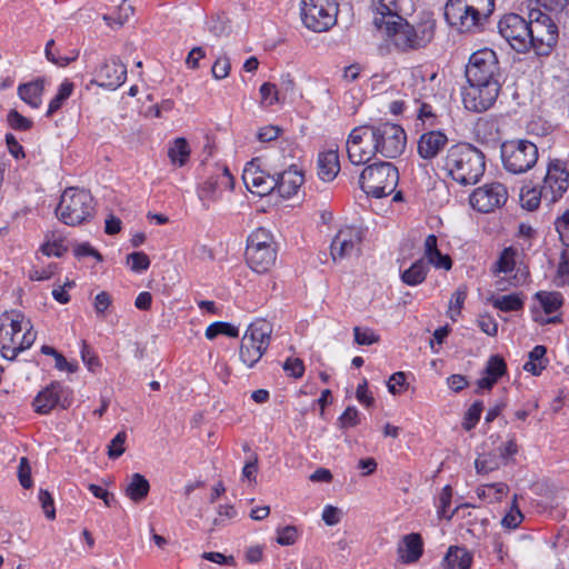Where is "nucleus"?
Masks as SVG:
<instances>
[{"instance_id": "10", "label": "nucleus", "mask_w": 569, "mask_h": 569, "mask_svg": "<svg viewBox=\"0 0 569 569\" xmlns=\"http://www.w3.org/2000/svg\"><path fill=\"white\" fill-rule=\"evenodd\" d=\"M338 4L333 0H301L303 24L315 31L329 30L337 22Z\"/></svg>"}, {"instance_id": "21", "label": "nucleus", "mask_w": 569, "mask_h": 569, "mask_svg": "<svg viewBox=\"0 0 569 569\" xmlns=\"http://www.w3.org/2000/svg\"><path fill=\"white\" fill-rule=\"evenodd\" d=\"M248 190L258 196H266L277 187L276 177L259 169L253 162L248 163L242 173Z\"/></svg>"}, {"instance_id": "63", "label": "nucleus", "mask_w": 569, "mask_h": 569, "mask_svg": "<svg viewBox=\"0 0 569 569\" xmlns=\"http://www.w3.org/2000/svg\"><path fill=\"white\" fill-rule=\"evenodd\" d=\"M479 328L488 336H495L498 332V323L489 315L479 316L478 320Z\"/></svg>"}, {"instance_id": "11", "label": "nucleus", "mask_w": 569, "mask_h": 569, "mask_svg": "<svg viewBox=\"0 0 569 569\" xmlns=\"http://www.w3.org/2000/svg\"><path fill=\"white\" fill-rule=\"evenodd\" d=\"M530 17V49L539 56H548L558 42V27L548 14L540 11L531 12Z\"/></svg>"}, {"instance_id": "5", "label": "nucleus", "mask_w": 569, "mask_h": 569, "mask_svg": "<svg viewBox=\"0 0 569 569\" xmlns=\"http://www.w3.org/2000/svg\"><path fill=\"white\" fill-rule=\"evenodd\" d=\"M398 181V169L391 162L370 164L362 170L359 177L362 191L373 198H383L391 194L397 188Z\"/></svg>"}, {"instance_id": "61", "label": "nucleus", "mask_w": 569, "mask_h": 569, "mask_svg": "<svg viewBox=\"0 0 569 569\" xmlns=\"http://www.w3.org/2000/svg\"><path fill=\"white\" fill-rule=\"evenodd\" d=\"M39 500L41 502V507L46 513V517L48 519H54L56 518V509L53 505V499L51 495L47 491L41 489L39 492Z\"/></svg>"}, {"instance_id": "57", "label": "nucleus", "mask_w": 569, "mask_h": 569, "mask_svg": "<svg viewBox=\"0 0 569 569\" xmlns=\"http://www.w3.org/2000/svg\"><path fill=\"white\" fill-rule=\"evenodd\" d=\"M355 341L358 345H365L369 346L379 340V337L376 335V332L372 329L369 328H355Z\"/></svg>"}, {"instance_id": "39", "label": "nucleus", "mask_w": 569, "mask_h": 569, "mask_svg": "<svg viewBox=\"0 0 569 569\" xmlns=\"http://www.w3.org/2000/svg\"><path fill=\"white\" fill-rule=\"evenodd\" d=\"M541 200L545 201V196L542 194L541 188L538 189L536 187H532V188H527V189L521 190L520 201H521L522 208H525L529 211H533V210L538 209Z\"/></svg>"}, {"instance_id": "64", "label": "nucleus", "mask_w": 569, "mask_h": 569, "mask_svg": "<svg viewBox=\"0 0 569 569\" xmlns=\"http://www.w3.org/2000/svg\"><path fill=\"white\" fill-rule=\"evenodd\" d=\"M281 129L277 126H266L258 130L257 139L260 142H270L280 136Z\"/></svg>"}, {"instance_id": "33", "label": "nucleus", "mask_w": 569, "mask_h": 569, "mask_svg": "<svg viewBox=\"0 0 569 569\" xmlns=\"http://www.w3.org/2000/svg\"><path fill=\"white\" fill-rule=\"evenodd\" d=\"M428 270V263L418 259L401 273V280L408 286H418L426 280Z\"/></svg>"}, {"instance_id": "19", "label": "nucleus", "mask_w": 569, "mask_h": 569, "mask_svg": "<svg viewBox=\"0 0 569 569\" xmlns=\"http://www.w3.org/2000/svg\"><path fill=\"white\" fill-rule=\"evenodd\" d=\"M362 230L357 227H345L331 241L330 251L335 261L352 257L360 251Z\"/></svg>"}, {"instance_id": "37", "label": "nucleus", "mask_w": 569, "mask_h": 569, "mask_svg": "<svg viewBox=\"0 0 569 569\" xmlns=\"http://www.w3.org/2000/svg\"><path fill=\"white\" fill-rule=\"evenodd\" d=\"M472 9V13L478 18L480 27L485 24L489 16L493 12L495 0H465Z\"/></svg>"}, {"instance_id": "2", "label": "nucleus", "mask_w": 569, "mask_h": 569, "mask_svg": "<svg viewBox=\"0 0 569 569\" xmlns=\"http://www.w3.org/2000/svg\"><path fill=\"white\" fill-rule=\"evenodd\" d=\"M442 169L459 184H475L485 172V154L470 143L453 144L442 159Z\"/></svg>"}, {"instance_id": "40", "label": "nucleus", "mask_w": 569, "mask_h": 569, "mask_svg": "<svg viewBox=\"0 0 569 569\" xmlns=\"http://www.w3.org/2000/svg\"><path fill=\"white\" fill-rule=\"evenodd\" d=\"M132 14L133 7L131 4L126 3V0H122V2L118 7L116 16L103 14L102 19L110 27H122Z\"/></svg>"}, {"instance_id": "13", "label": "nucleus", "mask_w": 569, "mask_h": 569, "mask_svg": "<svg viewBox=\"0 0 569 569\" xmlns=\"http://www.w3.org/2000/svg\"><path fill=\"white\" fill-rule=\"evenodd\" d=\"M499 33L506 39L510 47L520 53L530 49V21L527 22L517 13H509L502 17L498 23Z\"/></svg>"}, {"instance_id": "60", "label": "nucleus", "mask_w": 569, "mask_h": 569, "mask_svg": "<svg viewBox=\"0 0 569 569\" xmlns=\"http://www.w3.org/2000/svg\"><path fill=\"white\" fill-rule=\"evenodd\" d=\"M6 143L9 153L17 160L23 159L26 157L23 147L17 140V138L12 133L6 134Z\"/></svg>"}, {"instance_id": "25", "label": "nucleus", "mask_w": 569, "mask_h": 569, "mask_svg": "<svg viewBox=\"0 0 569 569\" xmlns=\"http://www.w3.org/2000/svg\"><path fill=\"white\" fill-rule=\"evenodd\" d=\"M507 371L503 358H489L482 370V376L477 380L476 393L490 390Z\"/></svg>"}, {"instance_id": "38", "label": "nucleus", "mask_w": 569, "mask_h": 569, "mask_svg": "<svg viewBox=\"0 0 569 569\" xmlns=\"http://www.w3.org/2000/svg\"><path fill=\"white\" fill-rule=\"evenodd\" d=\"M72 91L73 83L69 80H64L60 84L57 94L51 99L47 116L51 117L56 111H58L62 107L63 102L71 96Z\"/></svg>"}, {"instance_id": "7", "label": "nucleus", "mask_w": 569, "mask_h": 569, "mask_svg": "<svg viewBox=\"0 0 569 569\" xmlns=\"http://www.w3.org/2000/svg\"><path fill=\"white\" fill-rule=\"evenodd\" d=\"M501 159L507 171L520 174L531 169L538 160V148L528 140L506 141L501 146Z\"/></svg>"}, {"instance_id": "50", "label": "nucleus", "mask_w": 569, "mask_h": 569, "mask_svg": "<svg viewBox=\"0 0 569 569\" xmlns=\"http://www.w3.org/2000/svg\"><path fill=\"white\" fill-rule=\"evenodd\" d=\"M359 411L353 406L347 407L343 413L338 418V426L341 429L356 427L357 425H359Z\"/></svg>"}, {"instance_id": "58", "label": "nucleus", "mask_w": 569, "mask_h": 569, "mask_svg": "<svg viewBox=\"0 0 569 569\" xmlns=\"http://www.w3.org/2000/svg\"><path fill=\"white\" fill-rule=\"evenodd\" d=\"M18 478H19L20 485L23 488H26V489L31 488V486H32L31 468H30L29 461L26 457H22L20 459L19 469H18Z\"/></svg>"}, {"instance_id": "53", "label": "nucleus", "mask_w": 569, "mask_h": 569, "mask_svg": "<svg viewBox=\"0 0 569 569\" xmlns=\"http://www.w3.org/2000/svg\"><path fill=\"white\" fill-rule=\"evenodd\" d=\"M237 516V511L233 508V506L227 505V506H220L218 510V517H216L212 521V528L210 531H212L216 527H223L227 525V520H231Z\"/></svg>"}, {"instance_id": "16", "label": "nucleus", "mask_w": 569, "mask_h": 569, "mask_svg": "<svg viewBox=\"0 0 569 569\" xmlns=\"http://www.w3.org/2000/svg\"><path fill=\"white\" fill-rule=\"evenodd\" d=\"M508 192L500 182L487 183L473 190L470 194V204L479 212H491L506 203Z\"/></svg>"}, {"instance_id": "44", "label": "nucleus", "mask_w": 569, "mask_h": 569, "mask_svg": "<svg viewBox=\"0 0 569 569\" xmlns=\"http://www.w3.org/2000/svg\"><path fill=\"white\" fill-rule=\"evenodd\" d=\"M260 103L264 107H270L280 101L279 90L274 83L264 82L259 89Z\"/></svg>"}, {"instance_id": "35", "label": "nucleus", "mask_w": 569, "mask_h": 569, "mask_svg": "<svg viewBox=\"0 0 569 569\" xmlns=\"http://www.w3.org/2000/svg\"><path fill=\"white\" fill-rule=\"evenodd\" d=\"M490 300L496 309L503 312L521 310L525 305V299L521 293H510L492 297Z\"/></svg>"}, {"instance_id": "30", "label": "nucleus", "mask_w": 569, "mask_h": 569, "mask_svg": "<svg viewBox=\"0 0 569 569\" xmlns=\"http://www.w3.org/2000/svg\"><path fill=\"white\" fill-rule=\"evenodd\" d=\"M150 491L148 479L141 473H133L124 486V495L134 503L143 501Z\"/></svg>"}, {"instance_id": "6", "label": "nucleus", "mask_w": 569, "mask_h": 569, "mask_svg": "<svg viewBox=\"0 0 569 569\" xmlns=\"http://www.w3.org/2000/svg\"><path fill=\"white\" fill-rule=\"evenodd\" d=\"M277 249L273 237L266 228H257L247 239L246 260L257 273L268 272L276 263Z\"/></svg>"}, {"instance_id": "54", "label": "nucleus", "mask_w": 569, "mask_h": 569, "mask_svg": "<svg viewBox=\"0 0 569 569\" xmlns=\"http://www.w3.org/2000/svg\"><path fill=\"white\" fill-rule=\"evenodd\" d=\"M282 369L293 378H301L305 373V366L300 358H287L282 363Z\"/></svg>"}, {"instance_id": "62", "label": "nucleus", "mask_w": 569, "mask_h": 569, "mask_svg": "<svg viewBox=\"0 0 569 569\" xmlns=\"http://www.w3.org/2000/svg\"><path fill=\"white\" fill-rule=\"evenodd\" d=\"M521 511L515 507L501 520V525L508 529H516L522 521Z\"/></svg>"}, {"instance_id": "34", "label": "nucleus", "mask_w": 569, "mask_h": 569, "mask_svg": "<svg viewBox=\"0 0 569 569\" xmlns=\"http://www.w3.org/2000/svg\"><path fill=\"white\" fill-rule=\"evenodd\" d=\"M190 152L188 141L184 138H177L168 149V157L172 164L182 167L188 162Z\"/></svg>"}, {"instance_id": "52", "label": "nucleus", "mask_w": 569, "mask_h": 569, "mask_svg": "<svg viewBox=\"0 0 569 569\" xmlns=\"http://www.w3.org/2000/svg\"><path fill=\"white\" fill-rule=\"evenodd\" d=\"M298 529L295 526H286L277 530V542L281 546H291L297 541Z\"/></svg>"}, {"instance_id": "20", "label": "nucleus", "mask_w": 569, "mask_h": 569, "mask_svg": "<svg viewBox=\"0 0 569 569\" xmlns=\"http://www.w3.org/2000/svg\"><path fill=\"white\" fill-rule=\"evenodd\" d=\"M69 396V389L63 388L60 382L53 381L37 395L32 406L37 413L47 415L57 406L67 408L70 405Z\"/></svg>"}, {"instance_id": "36", "label": "nucleus", "mask_w": 569, "mask_h": 569, "mask_svg": "<svg viewBox=\"0 0 569 569\" xmlns=\"http://www.w3.org/2000/svg\"><path fill=\"white\" fill-rule=\"evenodd\" d=\"M536 299L548 315L558 310L563 303L562 295L557 291H539L536 293Z\"/></svg>"}, {"instance_id": "23", "label": "nucleus", "mask_w": 569, "mask_h": 569, "mask_svg": "<svg viewBox=\"0 0 569 569\" xmlns=\"http://www.w3.org/2000/svg\"><path fill=\"white\" fill-rule=\"evenodd\" d=\"M447 136L439 130H431L420 136L418 140V154L425 160L436 158L447 146Z\"/></svg>"}, {"instance_id": "14", "label": "nucleus", "mask_w": 569, "mask_h": 569, "mask_svg": "<svg viewBox=\"0 0 569 569\" xmlns=\"http://www.w3.org/2000/svg\"><path fill=\"white\" fill-rule=\"evenodd\" d=\"M569 187V171L565 163L558 159L551 160L548 164L546 176L543 178L542 194L545 202L551 206L559 201Z\"/></svg>"}, {"instance_id": "9", "label": "nucleus", "mask_w": 569, "mask_h": 569, "mask_svg": "<svg viewBox=\"0 0 569 569\" xmlns=\"http://www.w3.org/2000/svg\"><path fill=\"white\" fill-rule=\"evenodd\" d=\"M371 139L375 141L377 153L385 158L395 159L406 149L407 134L402 127L391 122L370 126Z\"/></svg>"}, {"instance_id": "59", "label": "nucleus", "mask_w": 569, "mask_h": 569, "mask_svg": "<svg viewBox=\"0 0 569 569\" xmlns=\"http://www.w3.org/2000/svg\"><path fill=\"white\" fill-rule=\"evenodd\" d=\"M452 498V488L450 486H446L439 497V507H438V513L440 517H446L450 519L453 515H447V509L450 507Z\"/></svg>"}, {"instance_id": "43", "label": "nucleus", "mask_w": 569, "mask_h": 569, "mask_svg": "<svg viewBox=\"0 0 569 569\" xmlns=\"http://www.w3.org/2000/svg\"><path fill=\"white\" fill-rule=\"evenodd\" d=\"M553 282L557 287L569 284V250L565 249L560 253Z\"/></svg>"}, {"instance_id": "48", "label": "nucleus", "mask_w": 569, "mask_h": 569, "mask_svg": "<svg viewBox=\"0 0 569 569\" xmlns=\"http://www.w3.org/2000/svg\"><path fill=\"white\" fill-rule=\"evenodd\" d=\"M482 410H483L482 401H475L471 405V407L468 409V411L465 415V420L462 423L463 428L467 431H470L471 429H473L476 427V425L478 423V421L480 419Z\"/></svg>"}, {"instance_id": "45", "label": "nucleus", "mask_w": 569, "mask_h": 569, "mask_svg": "<svg viewBox=\"0 0 569 569\" xmlns=\"http://www.w3.org/2000/svg\"><path fill=\"white\" fill-rule=\"evenodd\" d=\"M218 190H220V187L214 177L211 176L207 181L203 182V184L199 189V198L204 203L213 202L218 199Z\"/></svg>"}, {"instance_id": "22", "label": "nucleus", "mask_w": 569, "mask_h": 569, "mask_svg": "<svg viewBox=\"0 0 569 569\" xmlns=\"http://www.w3.org/2000/svg\"><path fill=\"white\" fill-rule=\"evenodd\" d=\"M127 78V68L118 58H110L97 71V83L108 89H117Z\"/></svg>"}, {"instance_id": "29", "label": "nucleus", "mask_w": 569, "mask_h": 569, "mask_svg": "<svg viewBox=\"0 0 569 569\" xmlns=\"http://www.w3.org/2000/svg\"><path fill=\"white\" fill-rule=\"evenodd\" d=\"M425 258L427 263L432 264L437 269L450 270L452 260L448 254H442L438 249V239L435 234H429L423 243Z\"/></svg>"}, {"instance_id": "1", "label": "nucleus", "mask_w": 569, "mask_h": 569, "mask_svg": "<svg viewBox=\"0 0 569 569\" xmlns=\"http://www.w3.org/2000/svg\"><path fill=\"white\" fill-rule=\"evenodd\" d=\"M436 28L433 14L423 12L413 22L402 17L396 18L395 21L388 22V28L383 32L397 52L410 53L431 43Z\"/></svg>"}, {"instance_id": "17", "label": "nucleus", "mask_w": 569, "mask_h": 569, "mask_svg": "<svg viewBox=\"0 0 569 569\" xmlns=\"http://www.w3.org/2000/svg\"><path fill=\"white\" fill-rule=\"evenodd\" d=\"M272 333V325L264 319H257L248 327L241 341V353L256 352L263 356L267 352Z\"/></svg>"}, {"instance_id": "3", "label": "nucleus", "mask_w": 569, "mask_h": 569, "mask_svg": "<svg viewBox=\"0 0 569 569\" xmlns=\"http://www.w3.org/2000/svg\"><path fill=\"white\" fill-rule=\"evenodd\" d=\"M36 338L37 332L23 313L11 310L0 316V351L2 356L4 352L17 356L30 348Z\"/></svg>"}, {"instance_id": "26", "label": "nucleus", "mask_w": 569, "mask_h": 569, "mask_svg": "<svg viewBox=\"0 0 569 569\" xmlns=\"http://www.w3.org/2000/svg\"><path fill=\"white\" fill-rule=\"evenodd\" d=\"M276 182V189L279 194L283 198H290L295 196L303 184L305 176L302 171L298 170L295 166H291L288 170L278 174Z\"/></svg>"}, {"instance_id": "56", "label": "nucleus", "mask_w": 569, "mask_h": 569, "mask_svg": "<svg viewBox=\"0 0 569 569\" xmlns=\"http://www.w3.org/2000/svg\"><path fill=\"white\" fill-rule=\"evenodd\" d=\"M555 224L561 242L569 248V210L559 217Z\"/></svg>"}, {"instance_id": "18", "label": "nucleus", "mask_w": 569, "mask_h": 569, "mask_svg": "<svg viewBox=\"0 0 569 569\" xmlns=\"http://www.w3.org/2000/svg\"><path fill=\"white\" fill-rule=\"evenodd\" d=\"M447 22L460 32H476L481 29L478 18L465 0H448L445 7Z\"/></svg>"}, {"instance_id": "31", "label": "nucleus", "mask_w": 569, "mask_h": 569, "mask_svg": "<svg viewBox=\"0 0 569 569\" xmlns=\"http://www.w3.org/2000/svg\"><path fill=\"white\" fill-rule=\"evenodd\" d=\"M44 89V80L37 79L34 81L20 84L18 94L27 104L33 109H38L42 102V92Z\"/></svg>"}, {"instance_id": "24", "label": "nucleus", "mask_w": 569, "mask_h": 569, "mask_svg": "<svg viewBox=\"0 0 569 569\" xmlns=\"http://www.w3.org/2000/svg\"><path fill=\"white\" fill-rule=\"evenodd\" d=\"M371 9L375 13L372 22L380 31L388 28V22L401 18L396 0H371Z\"/></svg>"}, {"instance_id": "4", "label": "nucleus", "mask_w": 569, "mask_h": 569, "mask_svg": "<svg viewBox=\"0 0 569 569\" xmlns=\"http://www.w3.org/2000/svg\"><path fill=\"white\" fill-rule=\"evenodd\" d=\"M57 218L68 226H79L87 222L94 214V200L84 189L67 188L56 208Z\"/></svg>"}, {"instance_id": "28", "label": "nucleus", "mask_w": 569, "mask_h": 569, "mask_svg": "<svg viewBox=\"0 0 569 569\" xmlns=\"http://www.w3.org/2000/svg\"><path fill=\"white\" fill-rule=\"evenodd\" d=\"M340 170L338 150H327L318 156V176L322 181H332Z\"/></svg>"}, {"instance_id": "15", "label": "nucleus", "mask_w": 569, "mask_h": 569, "mask_svg": "<svg viewBox=\"0 0 569 569\" xmlns=\"http://www.w3.org/2000/svg\"><path fill=\"white\" fill-rule=\"evenodd\" d=\"M347 153L350 162L356 166L367 163L377 153L369 124L359 126L350 132L347 140Z\"/></svg>"}, {"instance_id": "8", "label": "nucleus", "mask_w": 569, "mask_h": 569, "mask_svg": "<svg viewBox=\"0 0 569 569\" xmlns=\"http://www.w3.org/2000/svg\"><path fill=\"white\" fill-rule=\"evenodd\" d=\"M467 81L501 84V70L497 53L490 48L473 52L466 66Z\"/></svg>"}, {"instance_id": "55", "label": "nucleus", "mask_w": 569, "mask_h": 569, "mask_svg": "<svg viewBox=\"0 0 569 569\" xmlns=\"http://www.w3.org/2000/svg\"><path fill=\"white\" fill-rule=\"evenodd\" d=\"M231 69V63L228 57H219L211 69L212 76L218 79H224L229 76Z\"/></svg>"}, {"instance_id": "42", "label": "nucleus", "mask_w": 569, "mask_h": 569, "mask_svg": "<svg viewBox=\"0 0 569 569\" xmlns=\"http://www.w3.org/2000/svg\"><path fill=\"white\" fill-rule=\"evenodd\" d=\"M219 335L236 338L239 336V329L229 322L218 321L211 323L206 330V337L210 340L214 339Z\"/></svg>"}, {"instance_id": "46", "label": "nucleus", "mask_w": 569, "mask_h": 569, "mask_svg": "<svg viewBox=\"0 0 569 569\" xmlns=\"http://www.w3.org/2000/svg\"><path fill=\"white\" fill-rule=\"evenodd\" d=\"M7 121L13 130L28 131L32 128L33 122L31 119L22 116L17 110L12 109L7 114Z\"/></svg>"}, {"instance_id": "41", "label": "nucleus", "mask_w": 569, "mask_h": 569, "mask_svg": "<svg viewBox=\"0 0 569 569\" xmlns=\"http://www.w3.org/2000/svg\"><path fill=\"white\" fill-rule=\"evenodd\" d=\"M517 250L512 247L505 248L495 264V272L508 273L515 269Z\"/></svg>"}, {"instance_id": "32", "label": "nucleus", "mask_w": 569, "mask_h": 569, "mask_svg": "<svg viewBox=\"0 0 569 569\" xmlns=\"http://www.w3.org/2000/svg\"><path fill=\"white\" fill-rule=\"evenodd\" d=\"M443 561L448 569H469L472 556L466 548L452 546L448 549Z\"/></svg>"}, {"instance_id": "27", "label": "nucleus", "mask_w": 569, "mask_h": 569, "mask_svg": "<svg viewBox=\"0 0 569 569\" xmlns=\"http://www.w3.org/2000/svg\"><path fill=\"white\" fill-rule=\"evenodd\" d=\"M423 552V543L419 533L406 535L398 547L399 558L403 563L419 560Z\"/></svg>"}, {"instance_id": "51", "label": "nucleus", "mask_w": 569, "mask_h": 569, "mask_svg": "<svg viewBox=\"0 0 569 569\" xmlns=\"http://www.w3.org/2000/svg\"><path fill=\"white\" fill-rule=\"evenodd\" d=\"M127 435L124 431L118 432L108 446V456L110 459L119 458L124 451Z\"/></svg>"}, {"instance_id": "49", "label": "nucleus", "mask_w": 569, "mask_h": 569, "mask_svg": "<svg viewBox=\"0 0 569 569\" xmlns=\"http://www.w3.org/2000/svg\"><path fill=\"white\" fill-rule=\"evenodd\" d=\"M127 262L130 264L131 270L134 272L144 271L150 266L149 257L142 251L128 254Z\"/></svg>"}, {"instance_id": "47", "label": "nucleus", "mask_w": 569, "mask_h": 569, "mask_svg": "<svg viewBox=\"0 0 569 569\" xmlns=\"http://www.w3.org/2000/svg\"><path fill=\"white\" fill-rule=\"evenodd\" d=\"M467 298V288L465 286L459 287L450 299L449 303V316L452 320L460 315L465 300Z\"/></svg>"}, {"instance_id": "12", "label": "nucleus", "mask_w": 569, "mask_h": 569, "mask_svg": "<svg viewBox=\"0 0 569 569\" xmlns=\"http://www.w3.org/2000/svg\"><path fill=\"white\" fill-rule=\"evenodd\" d=\"M467 82L468 86L463 87L461 91L465 108L473 112H483L490 109L499 96L501 84Z\"/></svg>"}]
</instances>
